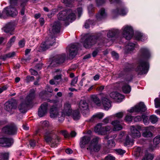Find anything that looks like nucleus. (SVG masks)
<instances>
[{"label": "nucleus", "instance_id": "23", "mask_svg": "<svg viewBox=\"0 0 160 160\" xmlns=\"http://www.w3.org/2000/svg\"><path fill=\"white\" fill-rule=\"evenodd\" d=\"M112 124L113 126V131H118L122 129V127L120 124V121L118 120L113 121L112 122Z\"/></svg>", "mask_w": 160, "mask_h": 160}, {"label": "nucleus", "instance_id": "64", "mask_svg": "<svg viewBox=\"0 0 160 160\" xmlns=\"http://www.w3.org/2000/svg\"><path fill=\"white\" fill-rule=\"evenodd\" d=\"M106 160H115V158L110 155H108L105 158Z\"/></svg>", "mask_w": 160, "mask_h": 160}, {"label": "nucleus", "instance_id": "40", "mask_svg": "<svg viewBox=\"0 0 160 160\" xmlns=\"http://www.w3.org/2000/svg\"><path fill=\"white\" fill-rule=\"evenodd\" d=\"M8 153H2L0 154V160H8Z\"/></svg>", "mask_w": 160, "mask_h": 160}, {"label": "nucleus", "instance_id": "22", "mask_svg": "<svg viewBox=\"0 0 160 160\" xmlns=\"http://www.w3.org/2000/svg\"><path fill=\"white\" fill-rule=\"evenodd\" d=\"M66 58L65 54H62L57 56L52 61V63L56 62L57 64L61 63L63 62Z\"/></svg>", "mask_w": 160, "mask_h": 160}, {"label": "nucleus", "instance_id": "63", "mask_svg": "<svg viewBox=\"0 0 160 160\" xmlns=\"http://www.w3.org/2000/svg\"><path fill=\"white\" fill-rule=\"evenodd\" d=\"M34 79V78L33 76H27L26 77V80L27 82L32 81Z\"/></svg>", "mask_w": 160, "mask_h": 160}, {"label": "nucleus", "instance_id": "45", "mask_svg": "<svg viewBox=\"0 0 160 160\" xmlns=\"http://www.w3.org/2000/svg\"><path fill=\"white\" fill-rule=\"evenodd\" d=\"M131 143V141L129 138V136L127 135L126 137L125 140L124 142V145L125 146L129 145Z\"/></svg>", "mask_w": 160, "mask_h": 160}, {"label": "nucleus", "instance_id": "35", "mask_svg": "<svg viewBox=\"0 0 160 160\" xmlns=\"http://www.w3.org/2000/svg\"><path fill=\"white\" fill-rule=\"evenodd\" d=\"M44 136L45 140L47 142L49 143L52 141V136L51 133L46 132Z\"/></svg>", "mask_w": 160, "mask_h": 160}, {"label": "nucleus", "instance_id": "52", "mask_svg": "<svg viewBox=\"0 0 160 160\" xmlns=\"http://www.w3.org/2000/svg\"><path fill=\"white\" fill-rule=\"evenodd\" d=\"M116 152L119 155H123L124 153L125 152V150H123L121 149H118L115 150Z\"/></svg>", "mask_w": 160, "mask_h": 160}, {"label": "nucleus", "instance_id": "48", "mask_svg": "<svg viewBox=\"0 0 160 160\" xmlns=\"http://www.w3.org/2000/svg\"><path fill=\"white\" fill-rule=\"evenodd\" d=\"M142 118L143 120L144 123L145 125H148L149 123V121L147 117L144 115H142Z\"/></svg>", "mask_w": 160, "mask_h": 160}, {"label": "nucleus", "instance_id": "42", "mask_svg": "<svg viewBox=\"0 0 160 160\" xmlns=\"http://www.w3.org/2000/svg\"><path fill=\"white\" fill-rule=\"evenodd\" d=\"M141 149L140 147H138L135 149L134 155L136 157V158H138L141 154Z\"/></svg>", "mask_w": 160, "mask_h": 160}, {"label": "nucleus", "instance_id": "56", "mask_svg": "<svg viewBox=\"0 0 160 160\" xmlns=\"http://www.w3.org/2000/svg\"><path fill=\"white\" fill-rule=\"evenodd\" d=\"M16 37L15 36H14L12 37L11 38L10 40L8 42V45H9L11 46L12 43H13L15 40Z\"/></svg>", "mask_w": 160, "mask_h": 160}, {"label": "nucleus", "instance_id": "38", "mask_svg": "<svg viewBox=\"0 0 160 160\" xmlns=\"http://www.w3.org/2000/svg\"><path fill=\"white\" fill-rule=\"evenodd\" d=\"M153 155L151 153L147 152L142 159V160H152L153 158Z\"/></svg>", "mask_w": 160, "mask_h": 160}, {"label": "nucleus", "instance_id": "51", "mask_svg": "<svg viewBox=\"0 0 160 160\" xmlns=\"http://www.w3.org/2000/svg\"><path fill=\"white\" fill-rule=\"evenodd\" d=\"M132 119V117L129 115H127L125 117V120L126 122H130Z\"/></svg>", "mask_w": 160, "mask_h": 160}, {"label": "nucleus", "instance_id": "13", "mask_svg": "<svg viewBox=\"0 0 160 160\" xmlns=\"http://www.w3.org/2000/svg\"><path fill=\"white\" fill-rule=\"evenodd\" d=\"M128 12V11L127 8L124 7H122L113 10L112 12V14L113 17L115 18L118 15L125 16Z\"/></svg>", "mask_w": 160, "mask_h": 160}, {"label": "nucleus", "instance_id": "20", "mask_svg": "<svg viewBox=\"0 0 160 160\" xmlns=\"http://www.w3.org/2000/svg\"><path fill=\"white\" fill-rule=\"evenodd\" d=\"M90 139V138L87 136H85L81 138L79 143L80 147L81 148H84L85 145L89 142Z\"/></svg>", "mask_w": 160, "mask_h": 160}, {"label": "nucleus", "instance_id": "54", "mask_svg": "<svg viewBox=\"0 0 160 160\" xmlns=\"http://www.w3.org/2000/svg\"><path fill=\"white\" fill-rule=\"evenodd\" d=\"M130 69H128L127 70V69L126 68L123 71V72H121L120 73H119L117 75V76H116V77L118 78H120V77H122L123 75L124 72H126V71H129L130 70Z\"/></svg>", "mask_w": 160, "mask_h": 160}, {"label": "nucleus", "instance_id": "50", "mask_svg": "<svg viewBox=\"0 0 160 160\" xmlns=\"http://www.w3.org/2000/svg\"><path fill=\"white\" fill-rule=\"evenodd\" d=\"M118 93L116 92H112L110 93V96L111 98L115 99L117 96L118 95Z\"/></svg>", "mask_w": 160, "mask_h": 160}, {"label": "nucleus", "instance_id": "1", "mask_svg": "<svg viewBox=\"0 0 160 160\" xmlns=\"http://www.w3.org/2000/svg\"><path fill=\"white\" fill-rule=\"evenodd\" d=\"M140 56L141 59L139 61L138 65L136 70L139 74H146L149 69V64L147 59L150 56L149 52L146 48H142L140 51Z\"/></svg>", "mask_w": 160, "mask_h": 160}, {"label": "nucleus", "instance_id": "60", "mask_svg": "<svg viewBox=\"0 0 160 160\" xmlns=\"http://www.w3.org/2000/svg\"><path fill=\"white\" fill-rule=\"evenodd\" d=\"M105 0H96V2L98 6L101 5L105 2Z\"/></svg>", "mask_w": 160, "mask_h": 160}, {"label": "nucleus", "instance_id": "5", "mask_svg": "<svg viewBox=\"0 0 160 160\" xmlns=\"http://www.w3.org/2000/svg\"><path fill=\"white\" fill-rule=\"evenodd\" d=\"M34 97V94L33 92L30 93L27 96L25 101L22 102L18 106V109L21 112L25 113L26 112L27 108L31 103Z\"/></svg>", "mask_w": 160, "mask_h": 160}, {"label": "nucleus", "instance_id": "27", "mask_svg": "<svg viewBox=\"0 0 160 160\" xmlns=\"http://www.w3.org/2000/svg\"><path fill=\"white\" fill-rule=\"evenodd\" d=\"M3 29L6 33L13 30L14 28L13 23L11 22L8 23L5 27L3 28Z\"/></svg>", "mask_w": 160, "mask_h": 160}, {"label": "nucleus", "instance_id": "61", "mask_svg": "<svg viewBox=\"0 0 160 160\" xmlns=\"http://www.w3.org/2000/svg\"><path fill=\"white\" fill-rule=\"evenodd\" d=\"M142 118V117H141L140 116H138L134 118V120L135 122H138L141 121Z\"/></svg>", "mask_w": 160, "mask_h": 160}, {"label": "nucleus", "instance_id": "57", "mask_svg": "<svg viewBox=\"0 0 160 160\" xmlns=\"http://www.w3.org/2000/svg\"><path fill=\"white\" fill-rule=\"evenodd\" d=\"M78 81V78L76 77L73 78L71 81V85L72 86H75V84L77 83Z\"/></svg>", "mask_w": 160, "mask_h": 160}, {"label": "nucleus", "instance_id": "11", "mask_svg": "<svg viewBox=\"0 0 160 160\" xmlns=\"http://www.w3.org/2000/svg\"><path fill=\"white\" fill-rule=\"evenodd\" d=\"M72 112L70 104L68 102H66L64 104V108L62 112L61 116L60 117L61 119H59V121H63L65 116H70Z\"/></svg>", "mask_w": 160, "mask_h": 160}, {"label": "nucleus", "instance_id": "3", "mask_svg": "<svg viewBox=\"0 0 160 160\" xmlns=\"http://www.w3.org/2000/svg\"><path fill=\"white\" fill-rule=\"evenodd\" d=\"M97 42L99 45L103 44V40L95 36H90L87 38L83 42L84 47L86 48H90Z\"/></svg>", "mask_w": 160, "mask_h": 160}, {"label": "nucleus", "instance_id": "24", "mask_svg": "<svg viewBox=\"0 0 160 160\" xmlns=\"http://www.w3.org/2000/svg\"><path fill=\"white\" fill-rule=\"evenodd\" d=\"M102 101L105 109L108 110L111 106V103L109 100L106 97H103Z\"/></svg>", "mask_w": 160, "mask_h": 160}, {"label": "nucleus", "instance_id": "46", "mask_svg": "<svg viewBox=\"0 0 160 160\" xmlns=\"http://www.w3.org/2000/svg\"><path fill=\"white\" fill-rule=\"evenodd\" d=\"M60 132L66 138H69L70 137V134L68 133L67 131L65 130H61L60 131Z\"/></svg>", "mask_w": 160, "mask_h": 160}, {"label": "nucleus", "instance_id": "33", "mask_svg": "<svg viewBox=\"0 0 160 160\" xmlns=\"http://www.w3.org/2000/svg\"><path fill=\"white\" fill-rule=\"evenodd\" d=\"M102 126L101 124H98L94 128V131L98 133V134L102 135L103 133L102 132Z\"/></svg>", "mask_w": 160, "mask_h": 160}, {"label": "nucleus", "instance_id": "7", "mask_svg": "<svg viewBox=\"0 0 160 160\" xmlns=\"http://www.w3.org/2000/svg\"><path fill=\"white\" fill-rule=\"evenodd\" d=\"M17 128L14 124H11L3 128L2 131L3 132L9 135H14L17 132Z\"/></svg>", "mask_w": 160, "mask_h": 160}, {"label": "nucleus", "instance_id": "58", "mask_svg": "<svg viewBox=\"0 0 160 160\" xmlns=\"http://www.w3.org/2000/svg\"><path fill=\"white\" fill-rule=\"evenodd\" d=\"M6 18L5 12L4 9L2 12H0V18Z\"/></svg>", "mask_w": 160, "mask_h": 160}, {"label": "nucleus", "instance_id": "4", "mask_svg": "<svg viewBox=\"0 0 160 160\" xmlns=\"http://www.w3.org/2000/svg\"><path fill=\"white\" fill-rule=\"evenodd\" d=\"M55 43V39L54 37H49L45 42H42L40 45L36 48L37 51L41 52L46 51L54 45Z\"/></svg>", "mask_w": 160, "mask_h": 160}, {"label": "nucleus", "instance_id": "41", "mask_svg": "<svg viewBox=\"0 0 160 160\" xmlns=\"http://www.w3.org/2000/svg\"><path fill=\"white\" fill-rule=\"evenodd\" d=\"M149 120L151 123L154 124L158 122V118L156 116L152 115L150 116Z\"/></svg>", "mask_w": 160, "mask_h": 160}, {"label": "nucleus", "instance_id": "17", "mask_svg": "<svg viewBox=\"0 0 160 160\" xmlns=\"http://www.w3.org/2000/svg\"><path fill=\"white\" fill-rule=\"evenodd\" d=\"M48 104L46 102L42 104L38 109V116L42 117L45 116L48 112Z\"/></svg>", "mask_w": 160, "mask_h": 160}, {"label": "nucleus", "instance_id": "59", "mask_svg": "<svg viewBox=\"0 0 160 160\" xmlns=\"http://www.w3.org/2000/svg\"><path fill=\"white\" fill-rule=\"evenodd\" d=\"M91 23V21L88 20L86 21L85 23L84 27L85 28H87L89 27V25Z\"/></svg>", "mask_w": 160, "mask_h": 160}, {"label": "nucleus", "instance_id": "44", "mask_svg": "<svg viewBox=\"0 0 160 160\" xmlns=\"http://www.w3.org/2000/svg\"><path fill=\"white\" fill-rule=\"evenodd\" d=\"M102 132H103L102 135L106 134L108 132L111 130V127L110 126H107L104 127H102Z\"/></svg>", "mask_w": 160, "mask_h": 160}, {"label": "nucleus", "instance_id": "2", "mask_svg": "<svg viewBox=\"0 0 160 160\" xmlns=\"http://www.w3.org/2000/svg\"><path fill=\"white\" fill-rule=\"evenodd\" d=\"M57 16L58 19L61 21H71L75 19L74 12L71 9L62 11L58 14Z\"/></svg>", "mask_w": 160, "mask_h": 160}, {"label": "nucleus", "instance_id": "25", "mask_svg": "<svg viewBox=\"0 0 160 160\" xmlns=\"http://www.w3.org/2000/svg\"><path fill=\"white\" fill-rule=\"evenodd\" d=\"M106 16V14L105 11V9L102 8L99 11L96 16L97 19L98 20H100L104 18Z\"/></svg>", "mask_w": 160, "mask_h": 160}, {"label": "nucleus", "instance_id": "21", "mask_svg": "<svg viewBox=\"0 0 160 160\" xmlns=\"http://www.w3.org/2000/svg\"><path fill=\"white\" fill-rule=\"evenodd\" d=\"M50 116L51 118H54L57 117L59 118V114L58 108L55 106H53L51 108L50 110Z\"/></svg>", "mask_w": 160, "mask_h": 160}, {"label": "nucleus", "instance_id": "16", "mask_svg": "<svg viewBox=\"0 0 160 160\" xmlns=\"http://www.w3.org/2000/svg\"><path fill=\"white\" fill-rule=\"evenodd\" d=\"M61 25V24L59 21H57L54 22L49 29V32L51 34H54L59 32L60 31Z\"/></svg>", "mask_w": 160, "mask_h": 160}, {"label": "nucleus", "instance_id": "32", "mask_svg": "<svg viewBox=\"0 0 160 160\" xmlns=\"http://www.w3.org/2000/svg\"><path fill=\"white\" fill-rule=\"evenodd\" d=\"M122 90L124 93H128L131 91V88L128 84L124 83L122 87Z\"/></svg>", "mask_w": 160, "mask_h": 160}, {"label": "nucleus", "instance_id": "53", "mask_svg": "<svg viewBox=\"0 0 160 160\" xmlns=\"http://www.w3.org/2000/svg\"><path fill=\"white\" fill-rule=\"evenodd\" d=\"M117 96L116 98L115 99V100H118L119 101H121L122 99L124 98V96L123 95H122L119 93H118V95Z\"/></svg>", "mask_w": 160, "mask_h": 160}, {"label": "nucleus", "instance_id": "34", "mask_svg": "<svg viewBox=\"0 0 160 160\" xmlns=\"http://www.w3.org/2000/svg\"><path fill=\"white\" fill-rule=\"evenodd\" d=\"M136 39L138 41H143L146 38L145 36L141 32L137 33L135 35Z\"/></svg>", "mask_w": 160, "mask_h": 160}, {"label": "nucleus", "instance_id": "9", "mask_svg": "<svg viewBox=\"0 0 160 160\" xmlns=\"http://www.w3.org/2000/svg\"><path fill=\"white\" fill-rule=\"evenodd\" d=\"M146 109V107L144 103L142 102H140L138 104L132 108L131 109L128 110V111L131 113L135 112L138 113L144 112Z\"/></svg>", "mask_w": 160, "mask_h": 160}, {"label": "nucleus", "instance_id": "26", "mask_svg": "<svg viewBox=\"0 0 160 160\" xmlns=\"http://www.w3.org/2000/svg\"><path fill=\"white\" fill-rule=\"evenodd\" d=\"M41 125L38 130L36 131V134L39 132L42 131V128L43 129H46L49 125V122L47 121H42L41 122Z\"/></svg>", "mask_w": 160, "mask_h": 160}, {"label": "nucleus", "instance_id": "18", "mask_svg": "<svg viewBox=\"0 0 160 160\" xmlns=\"http://www.w3.org/2000/svg\"><path fill=\"white\" fill-rule=\"evenodd\" d=\"M17 104L15 102L10 101L5 103L4 108L6 111L11 112L12 110L16 109L17 108Z\"/></svg>", "mask_w": 160, "mask_h": 160}, {"label": "nucleus", "instance_id": "29", "mask_svg": "<svg viewBox=\"0 0 160 160\" xmlns=\"http://www.w3.org/2000/svg\"><path fill=\"white\" fill-rule=\"evenodd\" d=\"M15 55V53L14 52H9L5 55L0 56V59L3 61L5 60L8 58H12Z\"/></svg>", "mask_w": 160, "mask_h": 160}, {"label": "nucleus", "instance_id": "43", "mask_svg": "<svg viewBox=\"0 0 160 160\" xmlns=\"http://www.w3.org/2000/svg\"><path fill=\"white\" fill-rule=\"evenodd\" d=\"M74 0H61V2L66 4V6L71 7Z\"/></svg>", "mask_w": 160, "mask_h": 160}, {"label": "nucleus", "instance_id": "14", "mask_svg": "<svg viewBox=\"0 0 160 160\" xmlns=\"http://www.w3.org/2000/svg\"><path fill=\"white\" fill-rule=\"evenodd\" d=\"M13 5H10L9 6L4 8L6 17L7 16L14 17L18 14V11L15 8L12 7Z\"/></svg>", "mask_w": 160, "mask_h": 160}, {"label": "nucleus", "instance_id": "8", "mask_svg": "<svg viewBox=\"0 0 160 160\" xmlns=\"http://www.w3.org/2000/svg\"><path fill=\"white\" fill-rule=\"evenodd\" d=\"M79 46L78 43H75L71 44L68 46L67 49V51L68 52L69 55L71 58H73L77 54V48Z\"/></svg>", "mask_w": 160, "mask_h": 160}, {"label": "nucleus", "instance_id": "47", "mask_svg": "<svg viewBox=\"0 0 160 160\" xmlns=\"http://www.w3.org/2000/svg\"><path fill=\"white\" fill-rule=\"evenodd\" d=\"M153 143L155 145L158 144L160 142V136L156 137L153 140Z\"/></svg>", "mask_w": 160, "mask_h": 160}, {"label": "nucleus", "instance_id": "6", "mask_svg": "<svg viewBox=\"0 0 160 160\" xmlns=\"http://www.w3.org/2000/svg\"><path fill=\"white\" fill-rule=\"evenodd\" d=\"M99 139V138L98 137H95L92 139L88 145L87 149L91 152H98L101 147L100 145L98 144Z\"/></svg>", "mask_w": 160, "mask_h": 160}, {"label": "nucleus", "instance_id": "49", "mask_svg": "<svg viewBox=\"0 0 160 160\" xmlns=\"http://www.w3.org/2000/svg\"><path fill=\"white\" fill-rule=\"evenodd\" d=\"M154 101L155 107L158 108L159 107H160V99L156 98L155 99Z\"/></svg>", "mask_w": 160, "mask_h": 160}, {"label": "nucleus", "instance_id": "55", "mask_svg": "<svg viewBox=\"0 0 160 160\" xmlns=\"http://www.w3.org/2000/svg\"><path fill=\"white\" fill-rule=\"evenodd\" d=\"M25 44V41L24 39H23L20 41L18 42V45L21 48H23L24 47Z\"/></svg>", "mask_w": 160, "mask_h": 160}, {"label": "nucleus", "instance_id": "36", "mask_svg": "<svg viewBox=\"0 0 160 160\" xmlns=\"http://www.w3.org/2000/svg\"><path fill=\"white\" fill-rule=\"evenodd\" d=\"M91 98L93 102L98 106H100L101 105V101L100 99L96 95H93L91 96Z\"/></svg>", "mask_w": 160, "mask_h": 160}, {"label": "nucleus", "instance_id": "28", "mask_svg": "<svg viewBox=\"0 0 160 160\" xmlns=\"http://www.w3.org/2000/svg\"><path fill=\"white\" fill-rule=\"evenodd\" d=\"M151 127H146L145 128V131L142 134V136L145 138L151 137L152 136V133L149 131Z\"/></svg>", "mask_w": 160, "mask_h": 160}, {"label": "nucleus", "instance_id": "12", "mask_svg": "<svg viewBox=\"0 0 160 160\" xmlns=\"http://www.w3.org/2000/svg\"><path fill=\"white\" fill-rule=\"evenodd\" d=\"M88 104L84 100H81L79 103V107L82 114L84 116L88 115L89 114Z\"/></svg>", "mask_w": 160, "mask_h": 160}, {"label": "nucleus", "instance_id": "39", "mask_svg": "<svg viewBox=\"0 0 160 160\" xmlns=\"http://www.w3.org/2000/svg\"><path fill=\"white\" fill-rule=\"evenodd\" d=\"M135 45L132 42H129L126 46L125 48L127 50L128 52H130L134 49Z\"/></svg>", "mask_w": 160, "mask_h": 160}, {"label": "nucleus", "instance_id": "19", "mask_svg": "<svg viewBox=\"0 0 160 160\" xmlns=\"http://www.w3.org/2000/svg\"><path fill=\"white\" fill-rule=\"evenodd\" d=\"M13 140L11 138H0V146L2 147L10 146L13 143Z\"/></svg>", "mask_w": 160, "mask_h": 160}, {"label": "nucleus", "instance_id": "30", "mask_svg": "<svg viewBox=\"0 0 160 160\" xmlns=\"http://www.w3.org/2000/svg\"><path fill=\"white\" fill-rule=\"evenodd\" d=\"M118 31L117 29L110 30L107 33V36L109 38H112L118 35Z\"/></svg>", "mask_w": 160, "mask_h": 160}, {"label": "nucleus", "instance_id": "31", "mask_svg": "<svg viewBox=\"0 0 160 160\" xmlns=\"http://www.w3.org/2000/svg\"><path fill=\"white\" fill-rule=\"evenodd\" d=\"M103 114L102 113H98L93 115L91 118L90 121L91 122H94L98 119H101L103 117Z\"/></svg>", "mask_w": 160, "mask_h": 160}, {"label": "nucleus", "instance_id": "62", "mask_svg": "<svg viewBox=\"0 0 160 160\" xmlns=\"http://www.w3.org/2000/svg\"><path fill=\"white\" fill-rule=\"evenodd\" d=\"M123 116V112H120L117 113L115 114V116L119 118H122Z\"/></svg>", "mask_w": 160, "mask_h": 160}, {"label": "nucleus", "instance_id": "15", "mask_svg": "<svg viewBox=\"0 0 160 160\" xmlns=\"http://www.w3.org/2000/svg\"><path fill=\"white\" fill-rule=\"evenodd\" d=\"M141 129V127L139 126H132L131 128V136L133 138H139L141 136L139 130Z\"/></svg>", "mask_w": 160, "mask_h": 160}, {"label": "nucleus", "instance_id": "37", "mask_svg": "<svg viewBox=\"0 0 160 160\" xmlns=\"http://www.w3.org/2000/svg\"><path fill=\"white\" fill-rule=\"evenodd\" d=\"M80 112L78 110L73 111L72 113V118L74 120H78L80 118Z\"/></svg>", "mask_w": 160, "mask_h": 160}, {"label": "nucleus", "instance_id": "10", "mask_svg": "<svg viewBox=\"0 0 160 160\" xmlns=\"http://www.w3.org/2000/svg\"><path fill=\"white\" fill-rule=\"evenodd\" d=\"M122 33L126 39L129 40L133 36V32L131 26L127 25L123 28Z\"/></svg>", "mask_w": 160, "mask_h": 160}]
</instances>
